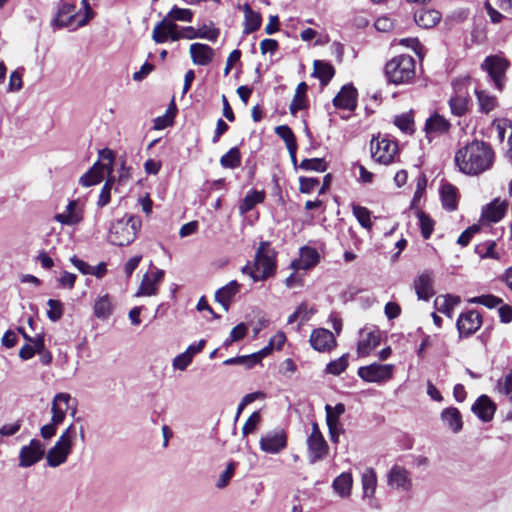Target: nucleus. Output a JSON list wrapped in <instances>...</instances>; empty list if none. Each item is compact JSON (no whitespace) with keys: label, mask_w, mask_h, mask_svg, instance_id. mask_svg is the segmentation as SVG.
Listing matches in <instances>:
<instances>
[{"label":"nucleus","mask_w":512,"mask_h":512,"mask_svg":"<svg viewBox=\"0 0 512 512\" xmlns=\"http://www.w3.org/2000/svg\"><path fill=\"white\" fill-rule=\"evenodd\" d=\"M311 346L319 352H329L337 344L334 334L328 329L318 328L310 336Z\"/></svg>","instance_id":"14"},{"label":"nucleus","mask_w":512,"mask_h":512,"mask_svg":"<svg viewBox=\"0 0 512 512\" xmlns=\"http://www.w3.org/2000/svg\"><path fill=\"white\" fill-rule=\"evenodd\" d=\"M380 335L377 332L368 333L362 340L359 341L357 353L359 356H367L380 344Z\"/></svg>","instance_id":"36"},{"label":"nucleus","mask_w":512,"mask_h":512,"mask_svg":"<svg viewBox=\"0 0 512 512\" xmlns=\"http://www.w3.org/2000/svg\"><path fill=\"white\" fill-rule=\"evenodd\" d=\"M460 303V297L447 294L444 296H438L435 299V306L437 310L447 317L452 318L454 313V308Z\"/></svg>","instance_id":"32"},{"label":"nucleus","mask_w":512,"mask_h":512,"mask_svg":"<svg viewBox=\"0 0 512 512\" xmlns=\"http://www.w3.org/2000/svg\"><path fill=\"white\" fill-rule=\"evenodd\" d=\"M173 118H174V115L170 113V110H167V112L164 115L155 118L154 129L162 130V129H165L166 127L172 125Z\"/></svg>","instance_id":"58"},{"label":"nucleus","mask_w":512,"mask_h":512,"mask_svg":"<svg viewBox=\"0 0 512 512\" xmlns=\"http://www.w3.org/2000/svg\"><path fill=\"white\" fill-rule=\"evenodd\" d=\"M414 19L418 26L429 29L434 27L441 19V14L433 9H418L414 13Z\"/></svg>","instance_id":"30"},{"label":"nucleus","mask_w":512,"mask_h":512,"mask_svg":"<svg viewBox=\"0 0 512 512\" xmlns=\"http://www.w3.org/2000/svg\"><path fill=\"white\" fill-rule=\"evenodd\" d=\"M326 411V418L328 415L335 420L336 424H340L339 417L344 414L345 412V405L342 403H338L335 405V407H332L330 405L325 406Z\"/></svg>","instance_id":"59"},{"label":"nucleus","mask_w":512,"mask_h":512,"mask_svg":"<svg viewBox=\"0 0 512 512\" xmlns=\"http://www.w3.org/2000/svg\"><path fill=\"white\" fill-rule=\"evenodd\" d=\"M312 76L318 78L323 86L327 85L335 74L334 67L325 61L315 60Z\"/></svg>","instance_id":"31"},{"label":"nucleus","mask_w":512,"mask_h":512,"mask_svg":"<svg viewBox=\"0 0 512 512\" xmlns=\"http://www.w3.org/2000/svg\"><path fill=\"white\" fill-rule=\"evenodd\" d=\"M471 409L481 421L489 422L494 416L496 405L487 395H481Z\"/></svg>","instance_id":"23"},{"label":"nucleus","mask_w":512,"mask_h":512,"mask_svg":"<svg viewBox=\"0 0 512 512\" xmlns=\"http://www.w3.org/2000/svg\"><path fill=\"white\" fill-rule=\"evenodd\" d=\"M76 275L70 272H63L58 281L61 287L72 289L75 285Z\"/></svg>","instance_id":"64"},{"label":"nucleus","mask_w":512,"mask_h":512,"mask_svg":"<svg viewBox=\"0 0 512 512\" xmlns=\"http://www.w3.org/2000/svg\"><path fill=\"white\" fill-rule=\"evenodd\" d=\"M468 302L473 304H481L488 308H494L497 305H499L502 302V300L493 295H481L470 298Z\"/></svg>","instance_id":"50"},{"label":"nucleus","mask_w":512,"mask_h":512,"mask_svg":"<svg viewBox=\"0 0 512 512\" xmlns=\"http://www.w3.org/2000/svg\"><path fill=\"white\" fill-rule=\"evenodd\" d=\"M348 366V354H344L336 360L329 362L326 366V372L333 375H340Z\"/></svg>","instance_id":"48"},{"label":"nucleus","mask_w":512,"mask_h":512,"mask_svg":"<svg viewBox=\"0 0 512 512\" xmlns=\"http://www.w3.org/2000/svg\"><path fill=\"white\" fill-rule=\"evenodd\" d=\"M108 241L115 246L128 244V219L123 217L112 222L109 228Z\"/></svg>","instance_id":"16"},{"label":"nucleus","mask_w":512,"mask_h":512,"mask_svg":"<svg viewBox=\"0 0 512 512\" xmlns=\"http://www.w3.org/2000/svg\"><path fill=\"white\" fill-rule=\"evenodd\" d=\"M301 168L306 170H315L323 172L326 170V163L321 158L304 159L300 165Z\"/></svg>","instance_id":"53"},{"label":"nucleus","mask_w":512,"mask_h":512,"mask_svg":"<svg viewBox=\"0 0 512 512\" xmlns=\"http://www.w3.org/2000/svg\"><path fill=\"white\" fill-rule=\"evenodd\" d=\"M352 212H353V215L358 220L359 224L363 228H365L367 230H371V228H372L371 213L366 207L360 206L358 204H352Z\"/></svg>","instance_id":"41"},{"label":"nucleus","mask_w":512,"mask_h":512,"mask_svg":"<svg viewBox=\"0 0 512 512\" xmlns=\"http://www.w3.org/2000/svg\"><path fill=\"white\" fill-rule=\"evenodd\" d=\"M352 475L350 473L344 472L335 478L333 481V489L334 491L341 497H347L350 495L352 488Z\"/></svg>","instance_id":"38"},{"label":"nucleus","mask_w":512,"mask_h":512,"mask_svg":"<svg viewBox=\"0 0 512 512\" xmlns=\"http://www.w3.org/2000/svg\"><path fill=\"white\" fill-rule=\"evenodd\" d=\"M493 126L497 131L499 141L503 142L505 139L506 130L508 128H512V121L507 118L496 119L493 122Z\"/></svg>","instance_id":"56"},{"label":"nucleus","mask_w":512,"mask_h":512,"mask_svg":"<svg viewBox=\"0 0 512 512\" xmlns=\"http://www.w3.org/2000/svg\"><path fill=\"white\" fill-rule=\"evenodd\" d=\"M371 157L380 164L392 163L398 152V144L388 136L378 135L370 143Z\"/></svg>","instance_id":"7"},{"label":"nucleus","mask_w":512,"mask_h":512,"mask_svg":"<svg viewBox=\"0 0 512 512\" xmlns=\"http://www.w3.org/2000/svg\"><path fill=\"white\" fill-rule=\"evenodd\" d=\"M239 290L240 284L237 281L232 280L227 285L216 291L215 299L223 306L225 311H228L233 297L239 292Z\"/></svg>","instance_id":"28"},{"label":"nucleus","mask_w":512,"mask_h":512,"mask_svg":"<svg viewBox=\"0 0 512 512\" xmlns=\"http://www.w3.org/2000/svg\"><path fill=\"white\" fill-rule=\"evenodd\" d=\"M506 211L507 203L497 198L483 207L481 220L487 223H496L504 217Z\"/></svg>","instance_id":"20"},{"label":"nucleus","mask_w":512,"mask_h":512,"mask_svg":"<svg viewBox=\"0 0 512 512\" xmlns=\"http://www.w3.org/2000/svg\"><path fill=\"white\" fill-rule=\"evenodd\" d=\"M481 325L482 317L479 312L475 310L461 313L456 322L460 337H469L473 335Z\"/></svg>","instance_id":"11"},{"label":"nucleus","mask_w":512,"mask_h":512,"mask_svg":"<svg viewBox=\"0 0 512 512\" xmlns=\"http://www.w3.org/2000/svg\"><path fill=\"white\" fill-rule=\"evenodd\" d=\"M265 194H247L239 205V211L241 214H245L252 210L258 203L264 201Z\"/></svg>","instance_id":"47"},{"label":"nucleus","mask_w":512,"mask_h":512,"mask_svg":"<svg viewBox=\"0 0 512 512\" xmlns=\"http://www.w3.org/2000/svg\"><path fill=\"white\" fill-rule=\"evenodd\" d=\"M363 498L372 500L377 487V476L376 472L372 468H367L361 477Z\"/></svg>","instance_id":"34"},{"label":"nucleus","mask_w":512,"mask_h":512,"mask_svg":"<svg viewBox=\"0 0 512 512\" xmlns=\"http://www.w3.org/2000/svg\"><path fill=\"white\" fill-rule=\"evenodd\" d=\"M235 467H236V464L234 462H230L227 465L226 469L220 474V476L216 482V487L218 489H223L229 484L231 478L234 475Z\"/></svg>","instance_id":"51"},{"label":"nucleus","mask_w":512,"mask_h":512,"mask_svg":"<svg viewBox=\"0 0 512 512\" xmlns=\"http://www.w3.org/2000/svg\"><path fill=\"white\" fill-rule=\"evenodd\" d=\"M393 369L394 366L392 364L372 363L368 366L360 367L357 374L365 382L376 383L390 379Z\"/></svg>","instance_id":"9"},{"label":"nucleus","mask_w":512,"mask_h":512,"mask_svg":"<svg viewBox=\"0 0 512 512\" xmlns=\"http://www.w3.org/2000/svg\"><path fill=\"white\" fill-rule=\"evenodd\" d=\"M317 190L319 192V178L318 177H301L300 178V192H312Z\"/></svg>","instance_id":"55"},{"label":"nucleus","mask_w":512,"mask_h":512,"mask_svg":"<svg viewBox=\"0 0 512 512\" xmlns=\"http://www.w3.org/2000/svg\"><path fill=\"white\" fill-rule=\"evenodd\" d=\"M320 256L316 249L305 246L300 249L298 259L293 260L292 267L295 270H308L319 262Z\"/></svg>","instance_id":"22"},{"label":"nucleus","mask_w":512,"mask_h":512,"mask_svg":"<svg viewBox=\"0 0 512 512\" xmlns=\"http://www.w3.org/2000/svg\"><path fill=\"white\" fill-rule=\"evenodd\" d=\"M497 391L512 402V369L501 379L497 381Z\"/></svg>","instance_id":"46"},{"label":"nucleus","mask_w":512,"mask_h":512,"mask_svg":"<svg viewBox=\"0 0 512 512\" xmlns=\"http://www.w3.org/2000/svg\"><path fill=\"white\" fill-rule=\"evenodd\" d=\"M450 122L443 116L435 113L425 123V131L428 137L446 133L450 129Z\"/></svg>","instance_id":"25"},{"label":"nucleus","mask_w":512,"mask_h":512,"mask_svg":"<svg viewBox=\"0 0 512 512\" xmlns=\"http://www.w3.org/2000/svg\"><path fill=\"white\" fill-rule=\"evenodd\" d=\"M276 251L271 247L270 242L260 243L253 265L247 264L242 268L244 274H248L254 282L263 281L275 274Z\"/></svg>","instance_id":"3"},{"label":"nucleus","mask_w":512,"mask_h":512,"mask_svg":"<svg viewBox=\"0 0 512 512\" xmlns=\"http://www.w3.org/2000/svg\"><path fill=\"white\" fill-rule=\"evenodd\" d=\"M260 448L266 453L277 454L287 446V436L283 430L267 432L260 439Z\"/></svg>","instance_id":"12"},{"label":"nucleus","mask_w":512,"mask_h":512,"mask_svg":"<svg viewBox=\"0 0 512 512\" xmlns=\"http://www.w3.org/2000/svg\"><path fill=\"white\" fill-rule=\"evenodd\" d=\"M240 9L244 13V30L245 35H249L257 31L262 23L261 14L252 10L248 3L243 4Z\"/></svg>","instance_id":"26"},{"label":"nucleus","mask_w":512,"mask_h":512,"mask_svg":"<svg viewBox=\"0 0 512 512\" xmlns=\"http://www.w3.org/2000/svg\"><path fill=\"white\" fill-rule=\"evenodd\" d=\"M416 215L419 219L421 234L424 239H429L434 228V221L423 211L418 210Z\"/></svg>","instance_id":"45"},{"label":"nucleus","mask_w":512,"mask_h":512,"mask_svg":"<svg viewBox=\"0 0 512 512\" xmlns=\"http://www.w3.org/2000/svg\"><path fill=\"white\" fill-rule=\"evenodd\" d=\"M385 74L394 84L409 83L415 77V60L410 55H399L385 65Z\"/></svg>","instance_id":"5"},{"label":"nucleus","mask_w":512,"mask_h":512,"mask_svg":"<svg viewBox=\"0 0 512 512\" xmlns=\"http://www.w3.org/2000/svg\"><path fill=\"white\" fill-rule=\"evenodd\" d=\"M307 90L308 85L305 82L298 84L293 100L289 106L292 115H296L299 110H303L307 107Z\"/></svg>","instance_id":"35"},{"label":"nucleus","mask_w":512,"mask_h":512,"mask_svg":"<svg viewBox=\"0 0 512 512\" xmlns=\"http://www.w3.org/2000/svg\"><path fill=\"white\" fill-rule=\"evenodd\" d=\"M190 55L194 64L207 66L214 58V50L207 44L193 43L190 45Z\"/></svg>","instance_id":"24"},{"label":"nucleus","mask_w":512,"mask_h":512,"mask_svg":"<svg viewBox=\"0 0 512 512\" xmlns=\"http://www.w3.org/2000/svg\"><path fill=\"white\" fill-rule=\"evenodd\" d=\"M220 34L219 29L203 24L198 28V38L215 42Z\"/></svg>","instance_id":"54"},{"label":"nucleus","mask_w":512,"mask_h":512,"mask_svg":"<svg viewBox=\"0 0 512 512\" xmlns=\"http://www.w3.org/2000/svg\"><path fill=\"white\" fill-rule=\"evenodd\" d=\"M192 357L185 351L184 353L176 356L173 360V367L178 370H185L192 362Z\"/></svg>","instance_id":"61"},{"label":"nucleus","mask_w":512,"mask_h":512,"mask_svg":"<svg viewBox=\"0 0 512 512\" xmlns=\"http://www.w3.org/2000/svg\"><path fill=\"white\" fill-rule=\"evenodd\" d=\"M495 154L490 144L474 140L460 148L455 154V163L459 170L467 175H478L490 169Z\"/></svg>","instance_id":"2"},{"label":"nucleus","mask_w":512,"mask_h":512,"mask_svg":"<svg viewBox=\"0 0 512 512\" xmlns=\"http://www.w3.org/2000/svg\"><path fill=\"white\" fill-rule=\"evenodd\" d=\"M326 423L329 429L330 440L333 443H338L341 432L340 424H336L335 420H333L329 415L327 417Z\"/></svg>","instance_id":"60"},{"label":"nucleus","mask_w":512,"mask_h":512,"mask_svg":"<svg viewBox=\"0 0 512 512\" xmlns=\"http://www.w3.org/2000/svg\"><path fill=\"white\" fill-rule=\"evenodd\" d=\"M275 133L281 139L284 140L292 159L295 160L297 144H296V138H295L294 133L291 130V128L287 125L277 126L275 128Z\"/></svg>","instance_id":"37"},{"label":"nucleus","mask_w":512,"mask_h":512,"mask_svg":"<svg viewBox=\"0 0 512 512\" xmlns=\"http://www.w3.org/2000/svg\"><path fill=\"white\" fill-rule=\"evenodd\" d=\"M163 277V270L156 269L152 272H146L142 278L137 292L135 293V296H151L156 294L157 285L162 281Z\"/></svg>","instance_id":"15"},{"label":"nucleus","mask_w":512,"mask_h":512,"mask_svg":"<svg viewBox=\"0 0 512 512\" xmlns=\"http://www.w3.org/2000/svg\"><path fill=\"white\" fill-rule=\"evenodd\" d=\"M357 90L351 85H344L333 99V105L339 109L353 111L357 105Z\"/></svg>","instance_id":"17"},{"label":"nucleus","mask_w":512,"mask_h":512,"mask_svg":"<svg viewBox=\"0 0 512 512\" xmlns=\"http://www.w3.org/2000/svg\"><path fill=\"white\" fill-rule=\"evenodd\" d=\"M71 400V396L68 393H57L52 401V418L51 423L53 425L61 424L66 416L67 410L69 409V403Z\"/></svg>","instance_id":"18"},{"label":"nucleus","mask_w":512,"mask_h":512,"mask_svg":"<svg viewBox=\"0 0 512 512\" xmlns=\"http://www.w3.org/2000/svg\"><path fill=\"white\" fill-rule=\"evenodd\" d=\"M113 310V305L108 295H103L95 301L94 314L97 318H108Z\"/></svg>","instance_id":"39"},{"label":"nucleus","mask_w":512,"mask_h":512,"mask_svg":"<svg viewBox=\"0 0 512 512\" xmlns=\"http://www.w3.org/2000/svg\"><path fill=\"white\" fill-rule=\"evenodd\" d=\"M84 12H76V6L72 3H63L58 9V13L54 19V24L58 27H67L73 30L85 26L93 17L88 0L81 1Z\"/></svg>","instance_id":"4"},{"label":"nucleus","mask_w":512,"mask_h":512,"mask_svg":"<svg viewBox=\"0 0 512 512\" xmlns=\"http://www.w3.org/2000/svg\"><path fill=\"white\" fill-rule=\"evenodd\" d=\"M220 164L223 168L235 169L241 165V154L238 147H232L220 158Z\"/></svg>","instance_id":"40"},{"label":"nucleus","mask_w":512,"mask_h":512,"mask_svg":"<svg viewBox=\"0 0 512 512\" xmlns=\"http://www.w3.org/2000/svg\"><path fill=\"white\" fill-rule=\"evenodd\" d=\"M173 28H178L177 24L163 18L154 26L152 39L157 44L165 43L169 39V32H171Z\"/></svg>","instance_id":"33"},{"label":"nucleus","mask_w":512,"mask_h":512,"mask_svg":"<svg viewBox=\"0 0 512 512\" xmlns=\"http://www.w3.org/2000/svg\"><path fill=\"white\" fill-rule=\"evenodd\" d=\"M395 125L405 133L413 132V118L410 114H402L395 117L394 120Z\"/></svg>","instance_id":"52"},{"label":"nucleus","mask_w":512,"mask_h":512,"mask_svg":"<svg viewBox=\"0 0 512 512\" xmlns=\"http://www.w3.org/2000/svg\"><path fill=\"white\" fill-rule=\"evenodd\" d=\"M82 207L79 201H70L64 212L58 213L54 219L62 225H75L82 220Z\"/></svg>","instance_id":"19"},{"label":"nucleus","mask_w":512,"mask_h":512,"mask_svg":"<svg viewBox=\"0 0 512 512\" xmlns=\"http://www.w3.org/2000/svg\"><path fill=\"white\" fill-rule=\"evenodd\" d=\"M441 200L443 207L448 211H454L458 204L457 194H441Z\"/></svg>","instance_id":"62"},{"label":"nucleus","mask_w":512,"mask_h":512,"mask_svg":"<svg viewBox=\"0 0 512 512\" xmlns=\"http://www.w3.org/2000/svg\"><path fill=\"white\" fill-rule=\"evenodd\" d=\"M77 435L73 424L68 426L61 434L55 445L47 452L46 460L50 467H58L66 462L72 451V444Z\"/></svg>","instance_id":"6"},{"label":"nucleus","mask_w":512,"mask_h":512,"mask_svg":"<svg viewBox=\"0 0 512 512\" xmlns=\"http://www.w3.org/2000/svg\"><path fill=\"white\" fill-rule=\"evenodd\" d=\"M47 305V317L53 322L60 320L63 315V304L59 300L49 299Z\"/></svg>","instance_id":"49"},{"label":"nucleus","mask_w":512,"mask_h":512,"mask_svg":"<svg viewBox=\"0 0 512 512\" xmlns=\"http://www.w3.org/2000/svg\"><path fill=\"white\" fill-rule=\"evenodd\" d=\"M164 19H168L174 23L175 21L191 22L193 19V12L190 9L179 8L174 5Z\"/></svg>","instance_id":"42"},{"label":"nucleus","mask_w":512,"mask_h":512,"mask_svg":"<svg viewBox=\"0 0 512 512\" xmlns=\"http://www.w3.org/2000/svg\"><path fill=\"white\" fill-rule=\"evenodd\" d=\"M45 454V445L37 439H32L30 443L23 446L19 453V466L23 468L30 467L39 462Z\"/></svg>","instance_id":"10"},{"label":"nucleus","mask_w":512,"mask_h":512,"mask_svg":"<svg viewBox=\"0 0 512 512\" xmlns=\"http://www.w3.org/2000/svg\"><path fill=\"white\" fill-rule=\"evenodd\" d=\"M416 294L421 300H428L434 295L431 273H422L414 282Z\"/></svg>","instance_id":"29"},{"label":"nucleus","mask_w":512,"mask_h":512,"mask_svg":"<svg viewBox=\"0 0 512 512\" xmlns=\"http://www.w3.org/2000/svg\"><path fill=\"white\" fill-rule=\"evenodd\" d=\"M114 161L115 154L111 149L104 148L99 150L97 161L80 177L79 183L84 188H88L105 180L101 192L118 191L121 188L122 182L126 181L128 172L123 163L120 169L114 168Z\"/></svg>","instance_id":"1"},{"label":"nucleus","mask_w":512,"mask_h":512,"mask_svg":"<svg viewBox=\"0 0 512 512\" xmlns=\"http://www.w3.org/2000/svg\"><path fill=\"white\" fill-rule=\"evenodd\" d=\"M441 420L453 433H459L463 428L462 415L455 407H448L442 410Z\"/></svg>","instance_id":"27"},{"label":"nucleus","mask_w":512,"mask_h":512,"mask_svg":"<svg viewBox=\"0 0 512 512\" xmlns=\"http://www.w3.org/2000/svg\"><path fill=\"white\" fill-rule=\"evenodd\" d=\"M387 484L393 489L409 491L412 487L410 472L402 466H392L387 474Z\"/></svg>","instance_id":"13"},{"label":"nucleus","mask_w":512,"mask_h":512,"mask_svg":"<svg viewBox=\"0 0 512 512\" xmlns=\"http://www.w3.org/2000/svg\"><path fill=\"white\" fill-rule=\"evenodd\" d=\"M22 88V74L19 70L11 73L9 79V91L16 92Z\"/></svg>","instance_id":"63"},{"label":"nucleus","mask_w":512,"mask_h":512,"mask_svg":"<svg viewBox=\"0 0 512 512\" xmlns=\"http://www.w3.org/2000/svg\"><path fill=\"white\" fill-rule=\"evenodd\" d=\"M469 100L461 95L451 97L449 100V106L452 114L455 116H463L468 111Z\"/></svg>","instance_id":"43"},{"label":"nucleus","mask_w":512,"mask_h":512,"mask_svg":"<svg viewBox=\"0 0 512 512\" xmlns=\"http://www.w3.org/2000/svg\"><path fill=\"white\" fill-rule=\"evenodd\" d=\"M509 66L507 60L497 55H491L485 58L481 68L485 70L498 90L503 89L505 72Z\"/></svg>","instance_id":"8"},{"label":"nucleus","mask_w":512,"mask_h":512,"mask_svg":"<svg viewBox=\"0 0 512 512\" xmlns=\"http://www.w3.org/2000/svg\"><path fill=\"white\" fill-rule=\"evenodd\" d=\"M309 462L315 464L318 461L323 460L329 452V446L324 438H307Z\"/></svg>","instance_id":"21"},{"label":"nucleus","mask_w":512,"mask_h":512,"mask_svg":"<svg viewBox=\"0 0 512 512\" xmlns=\"http://www.w3.org/2000/svg\"><path fill=\"white\" fill-rule=\"evenodd\" d=\"M260 420H261V416H260L259 412L252 413V415L247 419V421L245 422V424L242 428L243 435L246 436V435L254 432V430L256 429Z\"/></svg>","instance_id":"57"},{"label":"nucleus","mask_w":512,"mask_h":512,"mask_svg":"<svg viewBox=\"0 0 512 512\" xmlns=\"http://www.w3.org/2000/svg\"><path fill=\"white\" fill-rule=\"evenodd\" d=\"M478 103L480 106V111L484 113H489L492 111L497 103L496 97L487 94L484 90H475Z\"/></svg>","instance_id":"44"}]
</instances>
